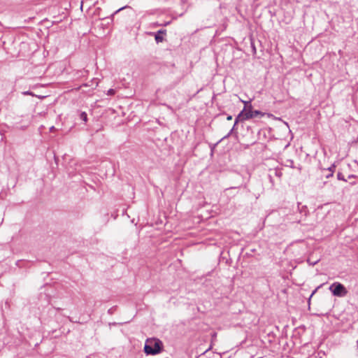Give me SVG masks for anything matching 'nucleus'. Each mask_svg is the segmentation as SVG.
Masks as SVG:
<instances>
[{"instance_id":"obj_1","label":"nucleus","mask_w":358,"mask_h":358,"mask_svg":"<svg viewBox=\"0 0 358 358\" xmlns=\"http://www.w3.org/2000/svg\"><path fill=\"white\" fill-rule=\"evenodd\" d=\"M164 345L161 340L157 338H148L144 345V352L146 355H155L163 351Z\"/></svg>"},{"instance_id":"obj_2","label":"nucleus","mask_w":358,"mask_h":358,"mask_svg":"<svg viewBox=\"0 0 358 358\" xmlns=\"http://www.w3.org/2000/svg\"><path fill=\"white\" fill-rule=\"evenodd\" d=\"M248 103V102H245L244 109L238 114V115L236 118L233 128L231 129V131L229 132V134L227 136H225L223 138H227L228 136H229V135L232 133L233 130L234 129V128L238 121H243L245 120H248L250 118H252V106L250 105V108L248 109H246V106H247Z\"/></svg>"},{"instance_id":"obj_3","label":"nucleus","mask_w":358,"mask_h":358,"mask_svg":"<svg viewBox=\"0 0 358 358\" xmlns=\"http://www.w3.org/2000/svg\"><path fill=\"white\" fill-rule=\"evenodd\" d=\"M329 290L333 295L340 297L345 296L348 293L346 288L340 282H334L329 287Z\"/></svg>"},{"instance_id":"obj_4","label":"nucleus","mask_w":358,"mask_h":358,"mask_svg":"<svg viewBox=\"0 0 358 358\" xmlns=\"http://www.w3.org/2000/svg\"><path fill=\"white\" fill-rule=\"evenodd\" d=\"M166 33V29H160L157 31L156 33H152V35H155V39L157 43H161L164 41V35Z\"/></svg>"},{"instance_id":"obj_5","label":"nucleus","mask_w":358,"mask_h":358,"mask_svg":"<svg viewBox=\"0 0 358 358\" xmlns=\"http://www.w3.org/2000/svg\"><path fill=\"white\" fill-rule=\"evenodd\" d=\"M319 261H320V259H313L312 255H310L307 259V262L308 263V264L312 265V266H314L316 264H317L319 262Z\"/></svg>"},{"instance_id":"obj_6","label":"nucleus","mask_w":358,"mask_h":358,"mask_svg":"<svg viewBox=\"0 0 358 358\" xmlns=\"http://www.w3.org/2000/svg\"><path fill=\"white\" fill-rule=\"evenodd\" d=\"M252 118L258 117V116H263L264 115V113H262L259 110H252Z\"/></svg>"},{"instance_id":"obj_7","label":"nucleus","mask_w":358,"mask_h":358,"mask_svg":"<svg viewBox=\"0 0 358 358\" xmlns=\"http://www.w3.org/2000/svg\"><path fill=\"white\" fill-rule=\"evenodd\" d=\"M80 118L83 120L85 122H87V115L85 112H82L80 114Z\"/></svg>"},{"instance_id":"obj_8","label":"nucleus","mask_w":358,"mask_h":358,"mask_svg":"<svg viewBox=\"0 0 358 358\" xmlns=\"http://www.w3.org/2000/svg\"><path fill=\"white\" fill-rule=\"evenodd\" d=\"M124 8L125 7L120 8L118 10H117L114 13H113L111 15V16L108 18L110 20V22H108V24L112 22L113 21V16H114L115 14L117 13L119 11H120L122 9H124Z\"/></svg>"},{"instance_id":"obj_9","label":"nucleus","mask_w":358,"mask_h":358,"mask_svg":"<svg viewBox=\"0 0 358 358\" xmlns=\"http://www.w3.org/2000/svg\"><path fill=\"white\" fill-rule=\"evenodd\" d=\"M337 178L339 180H343L345 182L347 181V180L344 178V176L341 173H340V172L338 173V174H337Z\"/></svg>"},{"instance_id":"obj_10","label":"nucleus","mask_w":358,"mask_h":358,"mask_svg":"<svg viewBox=\"0 0 358 358\" xmlns=\"http://www.w3.org/2000/svg\"><path fill=\"white\" fill-rule=\"evenodd\" d=\"M287 166L293 168L294 167V162L291 159L287 161Z\"/></svg>"},{"instance_id":"obj_11","label":"nucleus","mask_w":358,"mask_h":358,"mask_svg":"<svg viewBox=\"0 0 358 358\" xmlns=\"http://www.w3.org/2000/svg\"><path fill=\"white\" fill-rule=\"evenodd\" d=\"M115 309H116V307H115V306L112 307V308H110V309H108V314H110V315L113 314V313H114V312H115Z\"/></svg>"},{"instance_id":"obj_12","label":"nucleus","mask_w":358,"mask_h":358,"mask_svg":"<svg viewBox=\"0 0 358 358\" xmlns=\"http://www.w3.org/2000/svg\"><path fill=\"white\" fill-rule=\"evenodd\" d=\"M335 168H336V166L334 164H333L329 168H328V171H329L330 173H334Z\"/></svg>"},{"instance_id":"obj_13","label":"nucleus","mask_w":358,"mask_h":358,"mask_svg":"<svg viewBox=\"0 0 358 358\" xmlns=\"http://www.w3.org/2000/svg\"><path fill=\"white\" fill-rule=\"evenodd\" d=\"M115 94V90H113V89H110L108 91V95H113Z\"/></svg>"},{"instance_id":"obj_14","label":"nucleus","mask_w":358,"mask_h":358,"mask_svg":"<svg viewBox=\"0 0 358 358\" xmlns=\"http://www.w3.org/2000/svg\"><path fill=\"white\" fill-rule=\"evenodd\" d=\"M22 94H24V95H31V96H34L33 93L31 92H29V91L24 92H22Z\"/></svg>"},{"instance_id":"obj_15","label":"nucleus","mask_w":358,"mask_h":358,"mask_svg":"<svg viewBox=\"0 0 358 358\" xmlns=\"http://www.w3.org/2000/svg\"><path fill=\"white\" fill-rule=\"evenodd\" d=\"M332 176H333V173H330L329 174H328V175L327 176V178H329V177H331Z\"/></svg>"},{"instance_id":"obj_16","label":"nucleus","mask_w":358,"mask_h":358,"mask_svg":"<svg viewBox=\"0 0 358 358\" xmlns=\"http://www.w3.org/2000/svg\"><path fill=\"white\" fill-rule=\"evenodd\" d=\"M301 221V219H299V220H298V219H296V220H294L293 222H300Z\"/></svg>"},{"instance_id":"obj_17","label":"nucleus","mask_w":358,"mask_h":358,"mask_svg":"<svg viewBox=\"0 0 358 358\" xmlns=\"http://www.w3.org/2000/svg\"><path fill=\"white\" fill-rule=\"evenodd\" d=\"M231 119H232V117H231V115H229V116L227 117V120H231Z\"/></svg>"},{"instance_id":"obj_18","label":"nucleus","mask_w":358,"mask_h":358,"mask_svg":"<svg viewBox=\"0 0 358 358\" xmlns=\"http://www.w3.org/2000/svg\"><path fill=\"white\" fill-rule=\"evenodd\" d=\"M316 291H317V289H315L313 292V293H312V294H311V295H310V297H311V296H313V295L316 292Z\"/></svg>"},{"instance_id":"obj_19","label":"nucleus","mask_w":358,"mask_h":358,"mask_svg":"<svg viewBox=\"0 0 358 358\" xmlns=\"http://www.w3.org/2000/svg\"><path fill=\"white\" fill-rule=\"evenodd\" d=\"M354 177H355V176H354V175H350V176H349V178H354Z\"/></svg>"},{"instance_id":"obj_20","label":"nucleus","mask_w":358,"mask_h":358,"mask_svg":"<svg viewBox=\"0 0 358 358\" xmlns=\"http://www.w3.org/2000/svg\"><path fill=\"white\" fill-rule=\"evenodd\" d=\"M53 129H55V127H52L50 128V130H53Z\"/></svg>"},{"instance_id":"obj_21","label":"nucleus","mask_w":358,"mask_h":358,"mask_svg":"<svg viewBox=\"0 0 358 358\" xmlns=\"http://www.w3.org/2000/svg\"><path fill=\"white\" fill-rule=\"evenodd\" d=\"M259 358H262V357H259Z\"/></svg>"}]
</instances>
